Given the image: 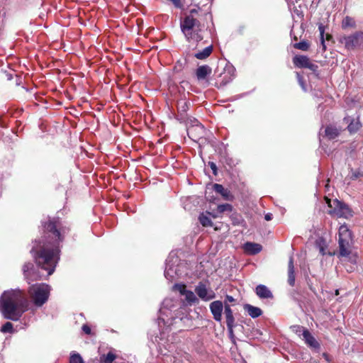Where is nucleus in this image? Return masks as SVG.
<instances>
[{
    "label": "nucleus",
    "instance_id": "1",
    "mask_svg": "<svg viewBox=\"0 0 363 363\" xmlns=\"http://www.w3.org/2000/svg\"><path fill=\"white\" fill-rule=\"evenodd\" d=\"M43 227L45 240L34 245L30 252L36 264L51 275L59 260V245L69 232V227L58 218L50 219Z\"/></svg>",
    "mask_w": 363,
    "mask_h": 363
},
{
    "label": "nucleus",
    "instance_id": "2",
    "mask_svg": "<svg viewBox=\"0 0 363 363\" xmlns=\"http://www.w3.org/2000/svg\"><path fill=\"white\" fill-rule=\"evenodd\" d=\"M28 306V301L21 290L5 291L0 297L1 311L6 319L18 320Z\"/></svg>",
    "mask_w": 363,
    "mask_h": 363
},
{
    "label": "nucleus",
    "instance_id": "3",
    "mask_svg": "<svg viewBox=\"0 0 363 363\" xmlns=\"http://www.w3.org/2000/svg\"><path fill=\"white\" fill-rule=\"evenodd\" d=\"M194 12H196L194 9L191 10V14ZM180 26L182 32L188 42H196L199 43L203 40V28H201V24L200 21L194 18L192 15L186 16L181 21ZM197 46H199V44H197Z\"/></svg>",
    "mask_w": 363,
    "mask_h": 363
},
{
    "label": "nucleus",
    "instance_id": "4",
    "mask_svg": "<svg viewBox=\"0 0 363 363\" xmlns=\"http://www.w3.org/2000/svg\"><path fill=\"white\" fill-rule=\"evenodd\" d=\"M50 288L45 284H36L30 286L28 294L34 305L42 306L47 302L50 296Z\"/></svg>",
    "mask_w": 363,
    "mask_h": 363
},
{
    "label": "nucleus",
    "instance_id": "5",
    "mask_svg": "<svg viewBox=\"0 0 363 363\" xmlns=\"http://www.w3.org/2000/svg\"><path fill=\"white\" fill-rule=\"evenodd\" d=\"M338 236L340 255L342 257H347L351 252L350 246L352 242L351 232L347 225H342L340 227Z\"/></svg>",
    "mask_w": 363,
    "mask_h": 363
},
{
    "label": "nucleus",
    "instance_id": "6",
    "mask_svg": "<svg viewBox=\"0 0 363 363\" xmlns=\"http://www.w3.org/2000/svg\"><path fill=\"white\" fill-rule=\"evenodd\" d=\"M326 203L329 208L328 213L338 218H348L352 216L351 211L348 206L338 201L337 199H329L325 198Z\"/></svg>",
    "mask_w": 363,
    "mask_h": 363
},
{
    "label": "nucleus",
    "instance_id": "7",
    "mask_svg": "<svg viewBox=\"0 0 363 363\" xmlns=\"http://www.w3.org/2000/svg\"><path fill=\"white\" fill-rule=\"evenodd\" d=\"M340 42L345 44V47L347 50L354 49L363 45V32L358 31L352 35L344 36L340 40Z\"/></svg>",
    "mask_w": 363,
    "mask_h": 363
},
{
    "label": "nucleus",
    "instance_id": "8",
    "mask_svg": "<svg viewBox=\"0 0 363 363\" xmlns=\"http://www.w3.org/2000/svg\"><path fill=\"white\" fill-rule=\"evenodd\" d=\"M192 124L187 127L186 131L188 136L193 140L201 138L204 133L203 126L196 120L192 121Z\"/></svg>",
    "mask_w": 363,
    "mask_h": 363
},
{
    "label": "nucleus",
    "instance_id": "9",
    "mask_svg": "<svg viewBox=\"0 0 363 363\" xmlns=\"http://www.w3.org/2000/svg\"><path fill=\"white\" fill-rule=\"evenodd\" d=\"M195 292L204 301H208L216 297L215 293L212 290H209L202 281H200L196 286Z\"/></svg>",
    "mask_w": 363,
    "mask_h": 363
},
{
    "label": "nucleus",
    "instance_id": "10",
    "mask_svg": "<svg viewBox=\"0 0 363 363\" xmlns=\"http://www.w3.org/2000/svg\"><path fill=\"white\" fill-rule=\"evenodd\" d=\"M210 310L215 320L220 322L222 320V312L223 304L220 301H215L210 303Z\"/></svg>",
    "mask_w": 363,
    "mask_h": 363
},
{
    "label": "nucleus",
    "instance_id": "11",
    "mask_svg": "<svg viewBox=\"0 0 363 363\" xmlns=\"http://www.w3.org/2000/svg\"><path fill=\"white\" fill-rule=\"evenodd\" d=\"M224 314L226 318V325L228 331L230 334L233 333V328L235 327V318L233 316V311L229 304L225 303L224 305Z\"/></svg>",
    "mask_w": 363,
    "mask_h": 363
},
{
    "label": "nucleus",
    "instance_id": "12",
    "mask_svg": "<svg viewBox=\"0 0 363 363\" xmlns=\"http://www.w3.org/2000/svg\"><path fill=\"white\" fill-rule=\"evenodd\" d=\"M303 340L305 343L310 347L313 349H319L320 344L315 340V338L312 335L308 330H303Z\"/></svg>",
    "mask_w": 363,
    "mask_h": 363
},
{
    "label": "nucleus",
    "instance_id": "13",
    "mask_svg": "<svg viewBox=\"0 0 363 363\" xmlns=\"http://www.w3.org/2000/svg\"><path fill=\"white\" fill-rule=\"evenodd\" d=\"M255 293L260 298H272L273 294L271 291L263 284H259L255 288Z\"/></svg>",
    "mask_w": 363,
    "mask_h": 363
},
{
    "label": "nucleus",
    "instance_id": "14",
    "mask_svg": "<svg viewBox=\"0 0 363 363\" xmlns=\"http://www.w3.org/2000/svg\"><path fill=\"white\" fill-rule=\"evenodd\" d=\"M213 189L216 193L220 194L224 199L228 201L233 200V196L231 194L230 191L228 189H225L223 185L219 184H214Z\"/></svg>",
    "mask_w": 363,
    "mask_h": 363
},
{
    "label": "nucleus",
    "instance_id": "15",
    "mask_svg": "<svg viewBox=\"0 0 363 363\" xmlns=\"http://www.w3.org/2000/svg\"><path fill=\"white\" fill-rule=\"evenodd\" d=\"M245 252L249 255H256L262 251V247L260 244L247 242L244 246Z\"/></svg>",
    "mask_w": 363,
    "mask_h": 363
},
{
    "label": "nucleus",
    "instance_id": "16",
    "mask_svg": "<svg viewBox=\"0 0 363 363\" xmlns=\"http://www.w3.org/2000/svg\"><path fill=\"white\" fill-rule=\"evenodd\" d=\"M212 69L211 68L207 65H201L199 66L196 70V76L198 80L205 79L207 76L211 74Z\"/></svg>",
    "mask_w": 363,
    "mask_h": 363
},
{
    "label": "nucleus",
    "instance_id": "17",
    "mask_svg": "<svg viewBox=\"0 0 363 363\" xmlns=\"http://www.w3.org/2000/svg\"><path fill=\"white\" fill-rule=\"evenodd\" d=\"M344 120L346 121V123H349L347 125V130L351 134L357 133L362 126L358 119H354L347 117L345 118Z\"/></svg>",
    "mask_w": 363,
    "mask_h": 363
},
{
    "label": "nucleus",
    "instance_id": "18",
    "mask_svg": "<svg viewBox=\"0 0 363 363\" xmlns=\"http://www.w3.org/2000/svg\"><path fill=\"white\" fill-rule=\"evenodd\" d=\"M213 50V46L212 44L208 45L203 50H199L195 54L194 57L201 60H206L208 58L212 53Z\"/></svg>",
    "mask_w": 363,
    "mask_h": 363
},
{
    "label": "nucleus",
    "instance_id": "19",
    "mask_svg": "<svg viewBox=\"0 0 363 363\" xmlns=\"http://www.w3.org/2000/svg\"><path fill=\"white\" fill-rule=\"evenodd\" d=\"M310 61V59L306 55H296L293 58L294 65L298 68H306Z\"/></svg>",
    "mask_w": 363,
    "mask_h": 363
},
{
    "label": "nucleus",
    "instance_id": "20",
    "mask_svg": "<svg viewBox=\"0 0 363 363\" xmlns=\"http://www.w3.org/2000/svg\"><path fill=\"white\" fill-rule=\"evenodd\" d=\"M288 283L291 286L295 284L294 264L292 256L289 257L288 263Z\"/></svg>",
    "mask_w": 363,
    "mask_h": 363
},
{
    "label": "nucleus",
    "instance_id": "21",
    "mask_svg": "<svg viewBox=\"0 0 363 363\" xmlns=\"http://www.w3.org/2000/svg\"><path fill=\"white\" fill-rule=\"evenodd\" d=\"M244 309L252 318H258L262 314V311L261 308L250 304H245L244 306Z\"/></svg>",
    "mask_w": 363,
    "mask_h": 363
},
{
    "label": "nucleus",
    "instance_id": "22",
    "mask_svg": "<svg viewBox=\"0 0 363 363\" xmlns=\"http://www.w3.org/2000/svg\"><path fill=\"white\" fill-rule=\"evenodd\" d=\"M340 130L333 125L326 126L325 129V135L330 140L336 138L340 135Z\"/></svg>",
    "mask_w": 363,
    "mask_h": 363
},
{
    "label": "nucleus",
    "instance_id": "23",
    "mask_svg": "<svg viewBox=\"0 0 363 363\" xmlns=\"http://www.w3.org/2000/svg\"><path fill=\"white\" fill-rule=\"evenodd\" d=\"M183 296H185V300L189 305H193L199 303L198 298L191 291L187 290Z\"/></svg>",
    "mask_w": 363,
    "mask_h": 363
},
{
    "label": "nucleus",
    "instance_id": "24",
    "mask_svg": "<svg viewBox=\"0 0 363 363\" xmlns=\"http://www.w3.org/2000/svg\"><path fill=\"white\" fill-rule=\"evenodd\" d=\"M116 355L111 352H108L106 355L101 357V363H113L116 359Z\"/></svg>",
    "mask_w": 363,
    "mask_h": 363
},
{
    "label": "nucleus",
    "instance_id": "25",
    "mask_svg": "<svg viewBox=\"0 0 363 363\" xmlns=\"http://www.w3.org/2000/svg\"><path fill=\"white\" fill-rule=\"evenodd\" d=\"M342 27L343 28H346L348 27L354 28L355 27V21L350 16H346L342 21Z\"/></svg>",
    "mask_w": 363,
    "mask_h": 363
},
{
    "label": "nucleus",
    "instance_id": "26",
    "mask_svg": "<svg viewBox=\"0 0 363 363\" xmlns=\"http://www.w3.org/2000/svg\"><path fill=\"white\" fill-rule=\"evenodd\" d=\"M310 45L306 40H302L299 43H296L294 44V48L298 50H301L302 51H307L309 49Z\"/></svg>",
    "mask_w": 363,
    "mask_h": 363
},
{
    "label": "nucleus",
    "instance_id": "27",
    "mask_svg": "<svg viewBox=\"0 0 363 363\" xmlns=\"http://www.w3.org/2000/svg\"><path fill=\"white\" fill-rule=\"evenodd\" d=\"M201 224L204 227L212 226V221L211 219L203 213L201 214L199 217Z\"/></svg>",
    "mask_w": 363,
    "mask_h": 363
},
{
    "label": "nucleus",
    "instance_id": "28",
    "mask_svg": "<svg viewBox=\"0 0 363 363\" xmlns=\"http://www.w3.org/2000/svg\"><path fill=\"white\" fill-rule=\"evenodd\" d=\"M232 210H233V206H232V205H230L229 203L220 204V205H218L217 207V212L218 213H223L225 211L230 212V211H232Z\"/></svg>",
    "mask_w": 363,
    "mask_h": 363
},
{
    "label": "nucleus",
    "instance_id": "29",
    "mask_svg": "<svg viewBox=\"0 0 363 363\" xmlns=\"http://www.w3.org/2000/svg\"><path fill=\"white\" fill-rule=\"evenodd\" d=\"M177 108L180 113H184L189 108V103L186 101H180L178 102Z\"/></svg>",
    "mask_w": 363,
    "mask_h": 363
},
{
    "label": "nucleus",
    "instance_id": "30",
    "mask_svg": "<svg viewBox=\"0 0 363 363\" xmlns=\"http://www.w3.org/2000/svg\"><path fill=\"white\" fill-rule=\"evenodd\" d=\"M69 363H84L82 357L78 353L71 354Z\"/></svg>",
    "mask_w": 363,
    "mask_h": 363
},
{
    "label": "nucleus",
    "instance_id": "31",
    "mask_svg": "<svg viewBox=\"0 0 363 363\" xmlns=\"http://www.w3.org/2000/svg\"><path fill=\"white\" fill-rule=\"evenodd\" d=\"M220 77H222L220 86H225L233 79V76L225 73L220 74Z\"/></svg>",
    "mask_w": 363,
    "mask_h": 363
},
{
    "label": "nucleus",
    "instance_id": "32",
    "mask_svg": "<svg viewBox=\"0 0 363 363\" xmlns=\"http://www.w3.org/2000/svg\"><path fill=\"white\" fill-rule=\"evenodd\" d=\"M1 331L2 333H13V324L11 322H6L1 327Z\"/></svg>",
    "mask_w": 363,
    "mask_h": 363
},
{
    "label": "nucleus",
    "instance_id": "33",
    "mask_svg": "<svg viewBox=\"0 0 363 363\" xmlns=\"http://www.w3.org/2000/svg\"><path fill=\"white\" fill-rule=\"evenodd\" d=\"M33 267V264L30 262L25 263L23 266L24 276L28 278L30 274V270Z\"/></svg>",
    "mask_w": 363,
    "mask_h": 363
},
{
    "label": "nucleus",
    "instance_id": "34",
    "mask_svg": "<svg viewBox=\"0 0 363 363\" xmlns=\"http://www.w3.org/2000/svg\"><path fill=\"white\" fill-rule=\"evenodd\" d=\"M351 178L352 179H357L359 177H363V172H361L359 170H353L352 169H351Z\"/></svg>",
    "mask_w": 363,
    "mask_h": 363
},
{
    "label": "nucleus",
    "instance_id": "35",
    "mask_svg": "<svg viewBox=\"0 0 363 363\" xmlns=\"http://www.w3.org/2000/svg\"><path fill=\"white\" fill-rule=\"evenodd\" d=\"M172 271L173 270L171 267L166 268V269L164 271V276L169 281H172L174 278V276L172 274Z\"/></svg>",
    "mask_w": 363,
    "mask_h": 363
},
{
    "label": "nucleus",
    "instance_id": "36",
    "mask_svg": "<svg viewBox=\"0 0 363 363\" xmlns=\"http://www.w3.org/2000/svg\"><path fill=\"white\" fill-rule=\"evenodd\" d=\"M174 288L178 290L182 295H184L187 291L186 289V285L184 284H175Z\"/></svg>",
    "mask_w": 363,
    "mask_h": 363
},
{
    "label": "nucleus",
    "instance_id": "37",
    "mask_svg": "<svg viewBox=\"0 0 363 363\" xmlns=\"http://www.w3.org/2000/svg\"><path fill=\"white\" fill-rule=\"evenodd\" d=\"M293 328H294V331L298 335H301V334L303 335V330H307L306 328H305L304 327L301 326V325H295Z\"/></svg>",
    "mask_w": 363,
    "mask_h": 363
},
{
    "label": "nucleus",
    "instance_id": "38",
    "mask_svg": "<svg viewBox=\"0 0 363 363\" xmlns=\"http://www.w3.org/2000/svg\"><path fill=\"white\" fill-rule=\"evenodd\" d=\"M306 68L309 69L314 73H317L318 71V66L315 64L312 63L311 61L309 62Z\"/></svg>",
    "mask_w": 363,
    "mask_h": 363
},
{
    "label": "nucleus",
    "instance_id": "39",
    "mask_svg": "<svg viewBox=\"0 0 363 363\" xmlns=\"http://www.w3.org/2000/svg\"><path fill=\"white\" fill-rule=\"evenodd\" d=\"M82 329L83 332L86 335H90L91 333V328L86 324L83 325Z\"/></svg>",
    "mask_w": 363,
    "mask_h": 363
},
{
    "label": "nucleus",
    "instance_id": "40",
    "mask_svg": "<svg viewBox=\"0 0 363 363\" xmlns=\"http://www.w3.org/2000/svg\"><path fill=\"white\" fill-rule=\"evenodd\" d=\"M208 165L212 169L213 174L217 175V167L216 163H214L213 162H209Z\"/></svg>",
    "mask_w": 363,
    "mask_h": 363
},
{
    "label": "nucleus",
    "instance_id": "41",
    "mask_svg": "<svg viewBox=\"0 0 363 363\" xmlns=\"http://www.w3.org/2000/svg\"><path fill=\"white\" fill-rule=\"evenodd\" d=\"M319 30H320V40H321V43L323 45H324V28H323V26L322 25H320L319 26ZM325 47V45H323Z\"/></svg>",
    "mask_w": 363,
    "mask_h": 363
},
{
    "label": "nucleus",
    "instance_id": "42",
    "mask_svg": "<svg viewBox=\"0 0 363 363\" xmlns=\"http://www.w3.org/2000/svg\"><path fill=\"white\" fill-rule=\"evenodd\" d=\"M235 301V298L231 296L227 295L225 297V301H227L228 303H233Z\"/></svg>",
    "mask_w": 363,
    "mask_h": 363
},
{
    "label": "nucleus",
    "instance_id": "43",
    "mask_svg": "<svg viewBox=\"0 0 363 363\" xmlns=\"http://www.w3.org/2000/svg\"><path fill=\"white\" fill-rule=\"evenodd\" d=\"M264 218L266 220H271L272 219V213H267L265 216H264Z\"/></svg>",
    "mask_w": 363,
    "mask_h": 363
},
{
    "label": "nucleus",
    "instance_id": "44",
    "mask_svg": "<svg viewBox=\"0 0 363 363\" xmlns=\"http://www.w3.org/2000/svg\"><path fill=\"white\" fill-rule=\"evenodd\" d=\"M296 75H297V78H298V80L300 84L303 86V78H302V77L298 73H296Z\"/></svg>",
    "mask_w": 363,
    "mask_h": 363
},
{
    "label": "nucleus",
    "instance_id": "45",
    "mask_svg": "<svg viewBox=\"0 0 363 363\" xmlns=\"http://www.w3.org/2000/svg\"><path fill=\"white\" fill-rule=\"evenodd\" d=\"M320 252H321L322 255H325V250L323 247L320 246Z\"/></svg>",
    "mask_w": 363,
    "mask_h": 363
},
{
    "label": "nucleus",
    "instance_id": "46",
    "mask_svg": "<svg viewBox=\"0 0 363 363\" xmlns=\"http://www.w3.org/2000/svg\"><path fill=\"white\" fill-rule=\"evenodd\" d=\"M294 38L295 40H297V38L296 36H294Z\"/></svg>",
    "mask_w": 363,
    "mask_h": 363
}]
</instances>
